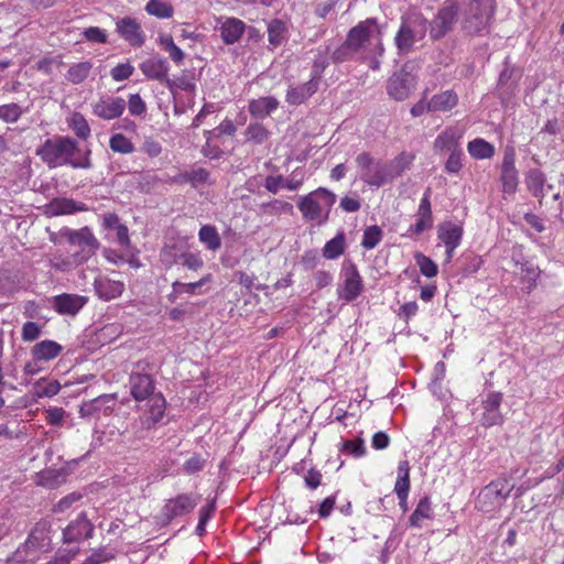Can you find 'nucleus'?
<instances>
[{
	"mask_svg": "<svg viewBox=\"0 0 564 564\" xmlns=\"http://www.w3.org/2000/svg\"><path fill=\"white\" fill-rule=\"evenodd\" d=\"M91 67L93 65L89 62H80L75 64L68 69L67 79L73 84H80L88 77Z\"/></svg>",
	"mask_w": 564,
	"mask_h": 564,
	"instance_id": "de8ad7c7",
	"label": "nucleus"
},
{
	"mask_svg": "<svg viewBox=\"0 0 564 564\" xmlns=\"http://www.w3.org/2000/svg\"><path fill=\"white\" fill-rule=\"evenodd\" d=\"M87 303V299L77 294L64 293L53 300L54 308L61 314L75 315Z\"/></svg>",
	"mask_w": 564,
	"mask_h": 564,
	"instance_id": "4be33fe9",
	"label": "nucleus"
},
{
	"mask_svg": "<svg viewBox=\"0 0 564 564\" xmlns=\"http://www.w3.org/2000/svg\"><path fill=\"white\" fill-rule=\"evenodd\" d=\"M208 176H209L208 171L203 167H199V169H195L189 172L180 174L175 178V181L180 182V183L188 182L192 184V186L196 187L200 184L206 183L208 181Z\"/></svg>",
	"mask_w": 564,
	"mask_h": 564,
	"instance_id": "a18cd8bd",
	"label": "nucleus"
},
{
	"mask_svg": "<svg viewBox=\"0 0 564 564\" xmlns=\"http://www.w3.org/2000/svg\"><path fill=\"white\" fill-rule=\"evenodd\" d=\"M113 554L105 549L95 550L82 564H102L113 558Z\"/></svg>",
	"mask_w": 564,
	"mask_h": 564,
	"instance_id": "0e129e2a",
	"label": "nucleus"
},
{
	"mask_svg": "<svg viewBox=\"0 0 564 564\" xmlns=\"http://www.w3.org/2000/svg\"><path fill=\"white\" fill-rule=\"evenodd\" d=\"M431 188H426L423 194V197L420 202L417 212H416V221L409 229V234L411 235H420L423 231L432 228L433 226V217L431 210Z\"/></svg>",
	"mask_w": 564,
	"mask_h": 564,
	"instance_id": "f3484780",
	"label": "nucleus"
},
{
	"mask_svg": "<svg viewBox=\"0 0 564 564\" xmlns=\"http://www.w3.org/2000/svg\"><path fill=\"white\" fill-rule=\"evenodd\" d=\"M68 128L82 140L90 137L91 129L88 121L80 112H73L66 119Z\"/></svg>",
	"mask_w": 564,
	"mask_h": 564,
	"instance_id": "c9c22d12",
	"label": "nucleus"
},
{
	"mask_svg": "<svg viewBox=\"0 0 564 564\" xmlns=\"http://www.w3.org/2000/svg\"><path fill=\"white\" fill-rule=\"evenodd\" d=\"M178 259L182 261V265L188 270L198 271L204 265V260L199 252H182Z\"/></svg>",
	"mask_w": 564,
	"mask_h": 564,
	"instance_id": "6e6d98bb",
	"label": "nucleus"
},
{
	"mask_svg": "<svg viewBox=\"0 0 564 564\" xmlns=\"http://www.w3.org/2000/svg\"><path fill=\"white\" fill-rule=\"evenodd\" d=\"M127 101L119 96L105 95L91 104L93 113L102 120L119 118L126 110Z\"/></svg>",
	"mask_w": 564,
	"mask_h": 564,
	"instance_id": "9d476101",
	"label": "nucleus"
},
{
	"mask_svg": "<svg viewBox=\"0 0 564 564\" xmlns=\"http://www.w3.org/2000/svg\"><path fill=\"white\" fill-rule=\"evenodd\" d=\"M382 239V230L378 226H369L365 229L361 246L371 250L376 248Z\"/></svg>",
	"mask_w": 564,
	"mask_h": 564,
	"instance_id": "8fccbe9b",
	"label": "nucleus"
},
{
	"mask_svg": "<svg viewBox=\"0 0 564 564\" xmlns=\"http://www.w3.org/2000/svg\"><path fill=\"white\" fill-rule=\"evenodd\" d=\"M467 151L471 158L476 160H484L491 158L494 154V147L481 138H476L467 144Z\"/></svg>",
	"mask_w": 564,
	"mask_h": 564,
	"instance_id": "58836bf2",
	"label": "nucleus"
},
{
	"mask_svg": "<svg viewBox=\"0 0 564 564\" xmlns=\"http://www.w3.org/2000/svg\"><path fill=\"white\" fill-rule=\"evenodd\" d=\"M492 10L494 0H470L469 15L464 24L465 30L474 34H481L488 31Z\"/></svg>",
	"mask_w": 564,
	"mask_h": 564,
	"instance_id": "1a4fd4ad",
	"label": "nucleus"
},
{
	"mask_svg": "<svg viewBox=\"0 0 564 564\" xmlns=\"http://www.w3.org/2000/svg\"><path fill=\"white\" fill-rule=\"evenodd\" d=\"M513 253L516 254V250ZM513 260L517 265L520 264V274L523 283L522 288L530 292L535 285V281L540 275V270L529 262L522 263L516 256L513 257Z\"/></svg>",
	"mask_w": 564,
	"mask_h": 564,
	"instance_id": "e433bc0d",
	"label": "nucleus"
},
{
	"mask_svg": "<svg viewBox=\"0 0 564 564\" xmlns=\"http://www.w3.org/2000/svg\"><path fill=\"white\" fill-rule=\"evenodd\" d=\"M414 85V77L410 73L401 70L391 76L388 82L387 90L393 99L404 100L410 96Z\"/></svg>",
	"mask_w": 564,
	"mask_h": 564,
	"instance_id": "2eb2a0df",
	"label": "nucleus"
},
{
	"mask_svg": "<svg viewBox=\"0 0 564 564\" xmlns=\"http://www.w3.org/2000/svg\"><path fill=\"white\" fill-rule=\"evenodd\" d=\"M145 11L148 14L159 19H170L173 17V6L164 0H149L145 4Z\"/></svg>",
	"mask_w": 564,
	"mask_h": 564,
	"instance_id": "a19ab883",
	"label": "nucleus"
},
{
	"mask_svg": "<svg viewBox=\"0 0 564 564\" xmlns=\"http://www.w3.org/2000/svg\"><path fill=\"white\" fill-rule=\"evenodd\" d=\"M212 281V274H206L196 282H181L174 281L171 285V292L167 294V300L175 303L184 296L202 294L200 288Z\"/></svg>",
	"mask_w": 564,
	"mask_h": 564,
	"instance_id": "6ab92c4d",
	"label": "nucleus"
},
{
	"mask_svg": "<svg viewBox=\"0 0 564 564\" xmlns=\"http://www.w3.org/2000/svg\"><path fill=\"white\" fill-rule=\"evenodd\" d=\"M198 503V496L194 494L178 495L165 502L161 510L164 521L170 522L174 518L189 513Z\"/></svg>",
	"mask_w": 564,
	"mask_h": 564,
	"instance_id": "9b49d317",
	"label": "nucleus"
},
{
	"mask_svg": "<svg viewBox=\"0 0 564 564\" xmlns=\"http://www.w3.org/2000/svg\"><path fill=\"white\" fill-rule=\"evenodd\" d=\"M394 492L397 497L404 498V496H409L410 491V465L408 460L399 462Z\"/></svg>",
	"mask_w": 564,
	"mask_h": 564,
	"instance_id": "72a5a7b5",
	"label": "nucleus"
},
{
	"mask_svg": "<svg viewBox=\"0 0 564 564\" xmlns=\"http://www.w3.org/2000/svg\"><path fill=\"white\" fill-rule=\"evenodd\" d=\"M463 130L456 127L443 131L434 141V148L437 151H458L459 142L463 138Z\"/></svg>",
	"mask_w": 564,
	"mask_h": 564,
	"instance_id": "5701e85b",
	"label": "nucleus"
},
{
	"mask_svg": "<svg viewBox=\"0 0 564 564\" xmlns=\"http://www.w3.org/2000/svg\"><path fill=\"white\" fill-rule=\"evenodd\" d=\"M415 262L420 268V272L426 276V278H434L437 272V265L436 263L429 257L424 256L423 253H416L414 256Z\"/></svg>",
	"mask_w": 564,
	"mask_h": 564,
	"instance_id": "864d4df0",
	"label": "nucleus"
},
{
	"mask_svg": "<svg viewBox=\"0 0 564 564\" xmlns=\"http://www.w3.org/2000/svg\"><path fill=\"white\" fill-rule=\"evenodd\" d=\"M501 183L505 199L514 195L519 183L517 169L501 170Z\"/></svg>",
	"mask_w": 564,
	"mask_h": 564,
	"instance_id": "37998d69",
	"label": "nucleus"
},
{
	"mask_svg": "<svg viewBox=\"0 0 564 564\" xmlns=\"http://www.w3.org/2000/svg\"><path fill=\"white\" fill-rule=\"evenodd\" d=\"M245 23L237 18H227L220 25V36L226 44L239 41L245 31Z\"/></svg>",
	"mask_w": 564,
	"mask_h": 564,
	"instance_id": "bb28decb",
	"label": "nucleus"
},
{
	"mask_svg": "<svg viewBox=\"0 0 564 564\" xmlns=\"http://www.w3.org/2000/svg\"><path fill=\"white\" fill-rule=\"evenodd\" d=\"M458 102V97L453 90H445L434 95L430 99L431 112H444L453 109Z\"/></svg>",
	"mask_w": 564,
	"mask_h": 564,
	"instance_id": "c756f323",
	"label": "nucleus"
},
{
	"mask_svg": "<svg viewBox=\"0 0 564 564\" xmlns=\"http://www.w3.org/2000/svg\"><path fill=\"white\" fill-rule=\"evenodd\" d=\"M268 41L272 47H278L286 41L288 28L280 19H273L268 23Z\"/></svg>",
	"mask_w": 564,
	"mask_h": 564,
	"instance_id": "f704fd0d",
	"label": "nucleus"
},
{
	"mask_svg": "<svg viewBox=\"0 0 564 564\" xmlns=\"http://www.w3.org/2000/svg\"><path fill=\"white\" fill-rule=\"evenodd\" d=\"M147 423L149 425L158 423L164 415L165 412V399L161 393H154L147 400Z\"/></svg>",
	"mask_w": 564,
	"mask_h": 564,
	"instance_id": "c85d7f7f",
	"label": "nucleus"
},
{
	"mask_svg": "<svg viewBox=\"0 0 564 564\" xmlns=\"http://www.w3.org/2000/svg\"><path fill=\"white\" fill-rule=\"evenodd\" d=\"M356 163L359 169L360 180L370 187L379 188L392 183L387 164L375 161L369 153L362 152L358 154Z\"/></svg>",
	"mask_w": 564,
	"mask_h": 564,
	"instance_id": "423d86ee",
	"label": "nucleus"
},
{
	"mask_svg": "<svg viewBox=\"0 0 564 564\" xmlns=\"http://www.w3.org/2000/svg\"><path fill=\"white\" fill-rule=\"evenodd\" d=\"M458 14V4L456 2H445L438 10L431 24V35L435 39L444 36L452 30Z\"/></svg>",
	"mask_w": 564,
	"mask_h": 564,
	"instance_id": "f8f14e48",
	"label": "nucleus"
},
{
	"mask_svg": "<svg viewBox=\"0 0 564 564\" xmlns=\"http://www.w3.org/2000/svg\"><path fill=\"white\" fill-rule=\"evenodd\" d=\"M317 88L318 84L313 79H310L300 86L290 87L286 94V101L291 105H300L310 98Z\"/></svg>",
	"mask_w": 564,
	"mask_h": 564,
	"instance_id": "cd10ccee",
	"label": "nucleus"
},
{
	"mask_svg": "<svg viewBox=\"0 0 564 564\" xmlns=\"http://www.w3.org/2000/svg\"><path fill=\"white\" fill-rule=\"evenodd\" d=\"M26 110L15 102L0 106V120L6 123L17 122Z\"/></svg>",
	"mask_w": 564,
	"mask_h": 564,
	"instance_id": "09e8293b",
	"label": "nucleus"
},
{
	"mask_svg": "<svg viewBox=\"0 0 564 564\" xmlns=\"http://www.w3.org/2000/svg\"><path fill=\"white\" fill-rule=\"evenodd\" d=\"M414 159L415 155L413 153L404 151L387 163L392 182L411 169Z\"/></svg>",
	"mask_w": 564,
	"mask_h": 564,
	"instance_id": "7c9ffc66",
	"label": "nucleus"
},
{
	"mask_svg": "<svg viewBox=\"0 0 564 564\" xmlns=\"http://www.w3.org/2000/svg\"><path fill=\"white\" fill-rule=\"evenodd\" d=\"M427 30V22L421 17L402 22L399 32L395 35V45L400 52H409L413 45L423 40Z\"/></svg>",
	"mask_w": 564,
	"mask_h": 564,
	"instance_id": "0eeeda50",
	"label": "nucleus"
},
{
	"mask_svg": "<svg viewBox=\"0 0 564 564\" xmlns=\"http://www.w3.org/2000/svg\"><path fill=\"white\" fill-rule=\"evenodd\" d=\"M247 140L256 144H262L269 138V131L261 123H251L246 131Z\"/></svg>",
	"mask_w": 564,
	"mask_h": 564,
	"instance_id": "603ef678",
	"label": "nucleus"
},
{
	"mask_svg": "<svg viewBox=\"0 0 564 564\" xmlns=\"http://www.w3.org/2000/svg\"><path fill=\"white\" fill-rule=\"evenodd\" d=\"M160 43L164 51L169 53L170 58L176 64H181L184 59L183 51L174 43L172 36L165 35L160 39Z\"/></svg>",
	"mask_w": 564,
	"mask_h": 564,
	"instance_id": "3c124183",
	"label": "nucleus"
},
{
	"mask_svg": "<svg viewBox=\"0 0 564 564\" xmlns=\"http://www.w3.org/2000/svg\"><path fill=\"white\" fill-rule=\"evenodd\" d=\"M51 539L44 529L35 528L28 539L8 557L6 564H36L50 551Z\"/></svg>",
	"mask_w": 564,
	"mask_h": 564,
	"instance_id": "7ed1b4c3",
	"label": "nucleus"
},
{
	"mask_svg": "<svg viewBox=\"0 0 564 564\" xmlns=\"http://www.w3.org/2000/svg\"><path fill=\"white\" fill-rule=\"evenodd\" d=\"M131 116H142L147 111V105L139 94H132L127 102Z\"/></svg>",
	"mask_w": 564,
	"mask_h": 564,
	"instance_id": "e2e57ef3",
	"label": "nucleus"
},
{
	"mask_svg": "<svg viewBox=\"0 0 564 564\" xmlns=\"http://www.w3.org/2000/svg\"><path fill=\"white\" fill-rule=\"evenodd\" d=\"M37 154L50 167L70 165L74 169H89L91 166L90 151L79 154L77 142L69 137L46 140L37 150Z\"/></svg>",
	"mask_w": 564,
	"mask_h": 564,
	"instance_id": "f257e3e1",
	"label": "nucleus"
},
{
	"mask_svg": "<svg viewBox=\"0 0 564 564\" xmlns=\"http://www.w3.org/2000/svg\"><path fill=\"white\" fill-rule=\"evenodd\" d=\"M544 174L538 169L530 170L525 175L527 187L535 197L544 196Z\"/></svg>",
	"mask_w": 564,
	"mask_h": 564,
	"instance_id": "ea45409f",
	"label": "nucleus"
},
{
	"mask_svg": "<svg viewBox=\"0 0 564 564\" xmlns=\"http://www.w3.org/2000/svg\"><path fill=\"white\" fill-rule=\"evenodd\" d=\"M63 350V347L50 339L42 340L32 347L31 354L34 361H50L55 359Z\"/></svg>",
	"mask_w": 564,
	"mask_h": 564,
	"instance_id": "393cba45",
	"label": "nucleus"
},
{
	"mask_svg": "<svg viewBox=\"0 0 564 564\" xmlns=\"http://www.w3.org/2000/svg\"><path fill=\"white\" fill-rule=\"evenodd\" d=\"M141 151L151 158H156L162 152L161 143L153 138H147L141 147Z\"/></svg>",
	"mask_w": 564,
	"mask_h": 564,
	"instance_id": "774afa93",
	"label": "nucleus"
},
{
	"mask_svg": "<svg viewBox=\"0 0 564 564\" xmlns=\"http://www.w3.org/2000/svg\"><path fill=\"white\" fill-rule=\"evenodd\" d=\"M129 387L131 395L139 402L154 394V383L150 375L131 373Z\"/></svg>",
	"mask_w": 564,
	"mask_h": 564,
	"instance_id": "aec40b11",
	"label": "nucleus"
},
{
	"mask_svg": "<svg viewBox=\"0 0 564 564\" xmlns=\"http://www.w3.org/2000/svg\"><path fill=\"white\" fill-rule=\"evenodd\" d=\"M61 390V384L57 380H47L42 378L37 380L32 388V393L35 398H52Z\"/></svg>",
	"mask_w": 564,
	"mask_h": 564,
	"instance_id": "4c0bfd02",
	"label": "nucleus"
},
{
	"mask_svg": "<svg viewBox=\"0 0 564 564\" xmlns=\"http://www.w3.org/2000/svg\"><path fill=\"white\" fill-rule=\"evenodd\" d=\"M67 242L70 246V254L74 262L82 265L95 256L99 242L88 227L78 230L68 229L65 231Z\"/></svg>",
	"mask_w": 564,
	"mask_h": 564,
	"instance_id": "39448f33",
	"label": "nucleus"
},
{
	"mask_svg": "<svg viewBox=\"0 0 564 564\" xmlns=\"http://www.w3.org/2000/svg\"><path fill=\"white\" fill-rule=\"evenodd\" d=\"M198 240L209 251H217L221 247V238L213 225H203L199 228Z\"/></svg>",
	"mask_w": 564,
	"mask_h": 564,
	"instance_id": "473e14b6",
	"label": "nucleus"
},
{
	"mask_svg": "<svg viewBox=\"0 0 564 564\" xmlns=\"http://www.w3.org/2000/svg\"><path fill=\"white\" fill-rule=\"evenodd\" d=\"M476 507L482 512H490L494 510V489L491 485L486 486L479 492Z\"/></svg>",
	"mask_w": 564,
	"mask_h": 564,
	"instance_id": "5fc2aeb1",
	"label": "nucleus"
},
{
	"mask_svg": "<svg viewBox=\"0 0 564 564\" xmlns=\"http://www.w3.org/2000/svg\"><path fill=\"white\" fill-rule=\"evenodd\" d=\"M116 25L119 35L130 45L139 47L144 43V33L140 23L134 18H122L117 22Z\"/></svg>",
	"mask_w": 564,
	"mask_h": 564,
	"instance_id": "dca6fc26",
	"label": "nucleus"
},
{
	"mask_svg": "<svg viewBox=\"0 0 564 564\" xmlns=\"http://www.w3.org/2000/svg\"><path fill=\"white\" fill-rule=\"evenodd\" d=\"M335 202L336 195L334 193L324 187H318L310 194L301 196L297 208L305 220L322 225L327 221Z\"/></svg>",
	"mask_w": 564,
	"mask_h": 564,
	"instance_id": "f03ea898",
	"label": "nucleus"
},
{
	"mask_svg": "<svg viewBox=\"0 0 564 564\" xmlns=\"http://www.w3.org/2000/svg\"><path fill=\"white\" fill-rule=\"evenodd\" d=\"M305 181V172L302 169H295L288 177L282 175H269L265 178L264 187L272 194H276L281 188L297 191Z\"/></svg>",
	"mask_w": 564,
	"mask_h": 564,
	"instance_id": "ddd939ff",
	"label": "nucleus"
},
{
	"mask_svg": "<svg viewBox=\"0 0 564 564\" xmlns=\"http://www.w3.org/2000/svg\"><path fill=\"white\" fill-rule=\"evenodd\" d=\"M432 518L433 509L430 497L424 496L419 500L413 513L410 516L409 522L413 528H422L423 521Z\"/></svg>",
	"mask_w": 564,
	"mask_h": 564,
	"instance_id": "2f4dec72",
	"label": "nucleus"
},
{
	"mask_svg": "<svg viewBox=\"0 0 564 564\" xmlns=\"http://www.w3.org/2000/svg\"><path fill=\"white\" fill-rule=\"evenodd\" d=\"M341 452L350 454L354 457H361L366 453V447L361 438L348 440L343 442Z\"/></svg>",
	"mask_w": 564,
	"mask_h": 564,
	"instance_id": "bf43d9fd",
	"label": "nucleus"
},
{
	"mask_svg": "<svg viewBox=\"0 0 564 564\" xmlns=\"http://www.w3.org/2000/svg\"><path fill=\"white\" fill-rule=\"evenodd\" d=\"M327 53H328V48H326L323 52L318 51V54H317V56L313 63V66H312L311 79L316 80L317 84L319 83V79L322 78V75H323L325 68L328 65L327 58H326Z\"/></svg>",
	"mask_w": 564,
	"mask_h": 564,
	"instance_id": "13d9d810",
	"label": "nucleus"
},
{
	"mask_svg": "<svg viewBox=\"0 0 564 564\" xmlns=\"http://www.w3.org/2000/svg\"><path fill=\"white\" fill-rule=\"evenodd\" d=\"M357 53L358 51L354 50L346 40L337 50L334 51L332 58L334 63H341L352 59Z\"/></svg>",
	"mask_w": 564,
	"mask_h": 564,
	"instance_id": "052dcab7",
	"label": "nucleus"
},
{
	"mask_svg": "<svg viewBox=\"0 0 564 564\" xmlns=\"http://www.w3.org/2000/svg\"><path fill=\"white\" fill-rule=\"evenodd\" d=\"M133 72H134V67L129 62H126V63L118 64L117 66H115L110 70V75L113 80L122 82V80L130 78L132 76Z\"/></svg>",
	"mask_w": 564,
	"mask_h": 564,
	"instance_id": "680f3d73",
	"label": "nucleus"
},
{
	"mask_svg": "<svg viewBox=\"0 0 564 564\" xmlns=\"http://www.w3.org/2000/svg\"><path fill=\"white\" fill-rule=\"evenodd\" d=\"M110 149L120 154H130L134 151V145L130 139L122 133H115L109 140Z\"/></svg>",
	"mask_w": 564,
	"mask_h": 564,
	"instance_id": "49530a36",
	"label": "nucleus"
},
{
	"mask_svg": "<svg viewBox=\"0 0 564 564\" xmlns=\"http://www.w3.org/2000/svg\"><path fill=\"white\" fill-rule=\"evenodd\" d=\"M94 528L86 514L82 512L76 520L72 521L64 530V542H79L84 539L91 536Z\"/></svg>",
	"mask_w": 564,
	"mask_h": 564,
	"instance_id": "a211bd4d",
	"label": "nucleus"
},
{
	"mask_svg": "<svg viewBox=\"0 0 564 564\" xmlns=\"http://www.w3.org/2000/svg\"><path fill=\"white\" fill-rule=\"evenodd\" d=\"M41 335V327L34 322H26L22 327V339L33 341Z\"/></svg>",
	"mask_w": 564,
	"mask_h": 564,
	"instance_id": "338daca9",
	"label": "nucleus"
},
{
	"mask_svg": "<svg viewBox=\"0 0 564 564\" xmlns=\"http://www.w3.org/2000/svg\"><path fill=\"white\" fill-rule=\"evenodd\" d=\"M341 282L337 289L338 299L347 303L355 301L364 290V281L352 262H345L340 271Z\"/></svg>",
	"mask_w": 564,
	"mask_h": 564,
	"instance_id": "6e6552de",
	"label": "nucleus"
},
{
	"mask_svg": "<svg viewBox=\"0 0 564 564\" xmlns=\"http://www.w3.org/2000/svg\"><path fill=\"white\" fill-rule=\"evenodd\" d=\"M51 267L61 272H69L79 264L74 262L73 256L69 253L68 256H54L51 260Z\"/></svg>",
	"mask_w": 564,
	"mask_h": 564,
	"instance_id": "4d7b16f0",
	"label": "nucleus"
},
{
	"mask_svg": "<svg viewBox=\"0 0 564 564\" xmlns=\"http://www.w3.org/2000/svg\"><path fill=\"white\" fill-rule=\"evenodd\" d=\"M345 251V236L343 232L337 234L333 239L327 241L323 248V257L328 260L339 258Z\"/></svg>",
	"mask_w": 564,
	"mask_h": 564,
	"instance_id": "79ce46f5",
	"label": "nucleus"
},
{
	"mask_svg": "<svg viewBox=\"0 0 564 564\" xmlns=\"http://www.w3.org/2000/svg\"><path fill=\"white\" fill-rule=\"evenodd\" d=\"M437 237L445 245L446 261H451L455 249L462 242L463 227L452 221L443 223L438 226Z\"/></svg>",
	"mask_w": 564,
	"mask_h": 564,
	"instance_id": "4468645a",
	"label": "nucleus"
},
{
	"mask_svg": "<svg viewBox=\"0 0 564 564\" xmlns=\"http://www.w3.org/2000/svg\"><path fill=\"white\" fill-rule=\"evenodd\" d=\"M140 69L144 76L150 79L165 80L169 74V64L164 58L152 57L140 65Z\"/></svg>",
	"mask_w": 564,
	"mask_h": 564,
	"instance_id": "b1692460",
	"label": "nucleus"
},
{
	"mask_svg": "<svg viewBox=\"0 0 564 564\" xmlns=\"http://www.w3.org/2000/svg\"><path fill=\"white\" fill-rule=\"evenodd\" d=\"M279 107V101L272 96L260 97L258 99H251L249 101V112L254 118H265L275 111Z\"/></svg>",
	"mask_w": 564,
	"mask_h": 564,
	"instance_id": "a878e982",
	"label": "nucleus"
},
{
	"mask_svg": "<svg viewBox=\"0 0 564 564\" xmlns=\"http://www.w3.org/2000/svg\"><path fill=\"white\" fill-rule=\"evenodd\" d=\"M94 288L97 296L102 301L117 299L124 291L123 282L111 280L106 275L97 276L94 282Z\"/></svg>",
	"mask_w": 564,
	"mask_h": 564,
	"instance_id": "412c9836",
	"label": "nucleus"
},
{
	"mask_svg": "<svg viewBox=\"0 0 564 564\" xmlns=\"http://www.w3.org/2000/svg\"><path fill=\"white\" fill-rule=\"evenodd\" d=\"M83 36L94 43H106L107 42V34L105 30L98 28V26H90L83 31Z\"/></svg>",
	"mask_w": 564,
	"mask_h": 564,
	"instance_id": "69168bd1",
	"label": "nucleus"
},
{
	"mask_svg": "<svg viewBox=\"0 0 564 564\" xmlns=\"http://www.w3.org/2000/svg\"><path fill=\"white\" fill-rule=\"evenodd\" d=\"M348 44L360 52L373 45V53L383 54L382 34L376 19H366L352 28L347 35Z\"/></svg>",
	"mask_w": 564,
	"mask_h": 564,
	"instance_id": "20e7f679",
	"label": "nucleus"
},
{
	"mask_svg": "<svg viewBox=\"0 0 564 564\" xmlns=\"http://www.w3.org/2000/svg\"><path fill=\"white\" fill-rule=\"evenodd\" d=\"M481 404L480 421L485 426L494 425V392L489 388H486L485 394L481 397Z\"/></svg>",
	"mask_w": 564,
	"mask_h": 564,
	"instance_id": "c03bdc74",
	"label": "nucleus"
}]
</instances>
